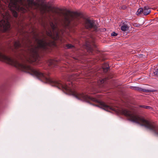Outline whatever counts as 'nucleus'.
<instances>
[{"label":"nucleus","instance_id":"1","mask_svg":"<svg viewBox=\"0 0 158 158\" xmlns=\"http://www.w3.org/2000/svg\"><path fill=\"white\" fill-rule=\"evenodd\" d=\"M101 107L107 111H113L117 113L124 114L128 118L129 120L141 126H144L151 131L154 135L158 136V127L156 126L154 123L145 120L135 113L125 109L119 110L103 102L101 103Z\"/></svg>","mask_w":158,"mask_h":158},{"label":"nucleus","instance_id":"2","mask_svg":"<svg viewBox=\"0 0 158 158\" xmlns=\"http://www.w3.org/2000/svg\"><path fill=\"white\" fill-rule=\"evenodd\" d=\"M0 60L13 65L22 71L27 72L36 76L44 82L54 86V80L51 79L47 74H44L40 70L26 65L23 63H20L15 59L0 53Z\"/></svg>","mask_w":158,"mask_h":158},{"label":"nucleus","instance_id":"3","mask_svg":"<svg viewBox=\"0 0 158 158\" xmlns=\"http://www.w3.org/2000/svg\"><path fill=\"white\" fill-rule=\"evenodd\" d=\"M5 2L9 3L8 6L13 16L15 17L17 16L16 11H21L24 13L26 12L29 8L35 5L34 0H27L28 4H24L21 0H2Z\"/></svg>","mask_w":158,"mask_h":158},{"label":"nucleus","instance_id":"4","mask_svg":"<svg viewBox=\"0 0 158 158\" xmlns=\"http://www.w3.org/2000/svg\"><path fill=\"white\" fill-rule=\"evenodd\" d=\"M37 43L36 46H31L28 48V56L27 60L30 62L35 61L39 57L38 49L42 48L45 49L48 44L44 40H36Z\"/></svg>","mask_w":158,"mask_h":158},{"label":"nucleus","instance_id":"5","mask_svg":"<svg viewBox=\"0 0 158 158\" xmlns=\"http://www.w3.org/2000/svg\"><path fill=\"white\" fill-rule=\"evenodd\" d=\"M2 17L3 19L0 21V29L6 31L8 30L10 27L8 20L10 16L8 13H6L5 14L2 13Z\"/></svg>","mask_w":158,"mask_h":158},{"label":"nucleus","instance_id":"6","mask_svg":"<svg viewBox=\"0 0 158 158\" xmlns=\"http://www.w3.org/2000/svg\"><path fill=\"white\" fill-rule=\"evenodd\" d=\"M50 26L53 29V32H52L50 31L47 32V34L48 35L51 37L54 40H56L59 38V34L57 31L56 30L57 25L56 23H50Z\"/></svg>","mask_w":158,"mask_h":158},{"label":"nucleus","instance_id":"7","mask_svg":"<svg viewBox=\"0 0 158 158\" xmlns=\"http://www.w3.org/2000/svg\"><path fill=\"white\" fill-rule=\"evenodd\" d=\"M74 15L73 13L69 12L68 14L66 15L65 16L64 25L66 27H67L69 26L71 21L73 19Z\"/></svg>","mask_w":158,"mask_h":158},{"label":"nucleus","instance_id":"8","mask_svg":"<svg viewBox=\"0 0 158 158\" xmlns=\"http://www.w3.org/2000/svg\"><path fill=\"white\" fill-rule=\"evenodd\" d=\"M85 27L87 28H94L95 30H96L97 27L95 24V22L93 20L86 19L85 20Z\"/></svg>","mask_w":158,"mask_h":158},{"label":"nucleus","instance_id":"9","mask_svg":"<svg viewBox=\"0 0 158 158\" xmlns=\"http://www.w3.org/2000/svg\"><path fill=\"white\" fill-rule=\"evenodd\" d=\"M150 12V10L147 6H145L143 9V13L145 15H148Z\"/></svg>","mask_w":158,"mask_h":158},{"label":"nucleus","instance_id":"10","mask_svg":"<svg viewBox=\"0 0 158 158\" xmlns=\"http://www.w3.org/2000/svg\"><path fill=\"white\" fill-rule=\"evenodd\" d=\"M109 66L107 63L104 64L102 66V68L104 72H106L108 70Z\"/></svg>","mask_w":158,"mask_h":158},{"label":"nucleus","instance_id":"11","mask_svg":"<svg viewBox=\"0 0 158 158\" xmlns=\"http://www.w3.org/2000/svg\"><path fill=\"white\" fill-rule=\"evenodd\" d=\"M128 27L127 25L124 24L121 27V29L122 31H124L127 30L128 29Z\"/></svg>","mask_w":158,"mask_h":158},{"label":"nucleus","instance_id":"12","mask_svg":"<svg viewBox=\"0 0 158 158\" xmlns=\"http://www.w3.org/2000/svg\"><path fill=\"white\" fill-rule=\"evenodd\" d=\"M135 89L144 92H148L149 91L148 90L140 88L138 87H135Z\"/></svg>","mask_w":158,"mask_h":158},{"label":"nucleus","instance_id":"13","mask_svg":"<svg viewBox=\"0 0 158 158\" xmlns=\"http://www.w3.org/2000/svg\"><path fill=\"white\" fill-rule=\"evenodd\" d=\"M55 60L52 59L49 60L48 61V64L49 65L55 64Z\"/></svg>","mask_w":158,"mask_h":158},{"label":"nucleus","instance_id":"14","mask_svg":"<svg viewBox=\"0 0 158 158\" xmlns=\"http://www.w3.org/2000/svg\"><path fill=\"white\" fill-rule=\"evenodd\" d=\"M141 13H143V9L140 8L138 10L136 14L137 15H139Z\"/></svg>","mask_w":158,"mask_h":158},{"label":"nucleus","instance_id":"15","mask_svg":"<svg viewBox=\"0 0 158 158\" xmlns=\"http://www.w3.org/2000/svg\"><path fill=\"white\" fill-rule=\"evenodd\" d=\"M14 46L16 48L20 47L21 45L19 42V41L15 42L14 44Z\"/></svg>","mask_w":158,"mask_h":158},{"label":"nucleus","instance_id":"16","mask_svg":"<svg viewBox=\"0 0 158 158\" xmlns=\"http://www.w3.org/2000/svg\"><path fill=\"white\" fill-rule=\"evenodd\" d=\"M153 72L155 75L158 76V68H156L153 70Z\"/></svg>","mask_w":158,"mask_h":158},{"label":"nucleus","instance_id":"17","mask_svg":"<svg viewBox=\"0 0 158 158\" xmlns=\"http://www.w3.org/2000/svg\"><path fill=\"white\" fill-rule=\"evenodd\" d=\"M139 107L148 109H152V108L151 107L147 106H140Z\"/></svg>","mask_w":158,"mask_h":158},{"label":"nucleus","instance_id":"18","mask_svg":"<svg viewBox=\"0 0 158 158\" xmlns=\"http://www.w3.org/2000/svg\"><path fill=\"white\" fill-rule=\"evenodd\" d=\"M117 35V34L115 33L114 32H112L111 34V35L112 36H116Z\"/></svg>","mask_w":158,"mask_h":158},{"label":"nucleus","instance_id":"19","mask_svg":"<svg viewBox=\"0 0 158 158\" xmlns=\"http://www.w3.org/2000/svg\"><path fill=\"white\" fill-rule=\"evenodd\" d=\"M68 48H72L73 46V45L70 44H68L67 46Z\"/></svg>","mask_w":158,"mask_h":158},{"label":"nucleus","instance_id":"20","mask_svg":"<svg viewBox=\"0 0 158 158\" xmlns=\"http://www.w3.org/2000/svg\"><path fill=\"white\" fill-rule=\"evenodd\" d=\"M106 79L105 78L104 79H102L100 80V82L101 83H104V81H106Z\"/></svg>","mask_w":158,"mask_h":158},{"label":"nucleus","instance_id":"21","mask_svg":"<svg viewBox=\"0 0 158 158\" xmlns=\"http://www.w3.org/2000/svg\"><path fill=\"white\" fill-rule=\"evenodd\" d=\"M73 78H74V76L71 77L70 78V79L69 80H70L73 79Z\"/></svg>","mask_w":158,"mask_h":158}]
</instances>
